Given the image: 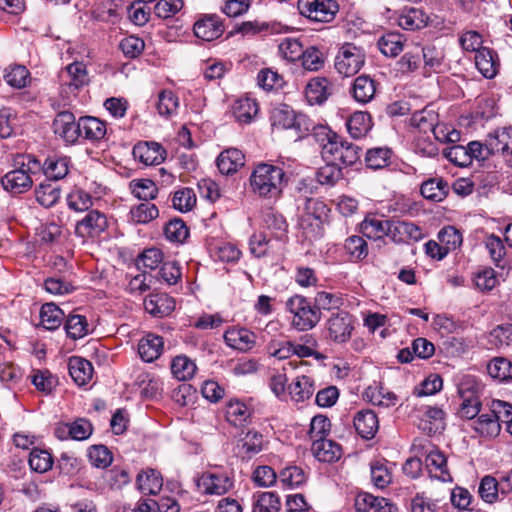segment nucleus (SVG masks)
<instances>
[{"mask_svg":"<svg viewBox=\"0 0 512 512\" xmlns=\"http://www.w3.org/2000/svg\"><path fill=\"white\" fill-rule=\"evenodd\" d=\"M129 188L135 197L144 201L156 198L158 192L155 183L150 179H133Z\"/></svg>","mask_w":512,"mask_h":512,"instance_id":"48","label":"nucleus"},{"mask_svg":"<svg viewBox=\"0 0 512 512\" xmlns=\"http://www.w3.org/2000/svg\"><path fill=\"white\" fill-rule=\"evenodd\" d=\"M89 331V324L84 315L70 312L66 317V336L77 340L88 335Z\"/></svg>","mask_w":512,"mask_h":512,"instance_id":"42","label":"nucleus"},{"mask_svg":"<svg viewBox=\"0 0 512 512\" xmlns=\"http://www.w3.org/2000/svg\"><path fill=\"white\" fill-rule=\"evenodd\" d=\"M136 485L143 494L156 495L162 489L163 478L157 470L147 468L137 475Z\"/></svg>","mask_w":512,"mask_h":512,"instance_id":"30","label":"nucleus"},{"mask_svg":"<svg viewBox=\"0 0 512 512\" xmlns=\"http://www.w3.org/2000/svg\"><path fill=\"white\" fill-rule=\"evenodd\" d=\"M144 309L153 317L163 318L175 309V300L165 293L150 294L144 299Z\"/></svg>","mask_w":512,"mask_h":512,"instance_id":"17","label":"nucleus"},{"mask_svg":"<svg viewBox=\"0 0 512 512\" xmlns=\"http://www.w3.org/2000/svg\"><path fill=\"white\" fill-rule=\"evenodd\" d=\"M426 467L430 475L443 482L452 481V476L447 467V459L439 450H431L425 459Z\"/></svg>","mask_w":512,"mask_h":512,"instance_id":"27","label":"nucleus"},{"mask_svg":"<svg viewBox=\"0 0 512 512\" xmlns=\"http://www.w3.org/2000/svg\"><path fill=\"white\" fill-rule=\"evenodd\" d=\"M318 342L313 335L305 334L299 338V341H293V355L299 358L314 357L315 359H323L324 356L316 351Z\"/></svg>","mask_w":512,"mask_h":512,"instance_id":"40","label":"nucleus"},{"mask_svg":"<svg viewBox=\"0 0 512 512\" xmlns=\"http://www.w3.org/2000/svg\"><path fill=\"white\" fill-rule=\"evenodd\" d=\"M61 197V188L51 182L43 183L36 190V199L44 207L53 206Z\"/></svg>","mask_w":512,"mask_h":512,"instance_id":"54","label":"nucleus"},{"mask_svg":"<svg viewBox=\"0 0 512 512\" xmlns=\"http://www.w3.org/2000/svg\"><path fill=\"white\" fill-rule=\"evenodd\" d=\"M424 421L429 426L423 427L429 433H437L445 428V413L439 407H426L423 413Z\"/></svg>","mask_w":512,"mask_h":512,"instance_id":"56","label":"nucleus"},{"mask_svg":"<svg viewBox=\"0 0 512 512\" xmlns=\"http://www.w3.org/2000/svg\"><path fill=\"white\" fill-rule=\"evenodd\" d=\"M226 421L234 427H243L251 423L254 409L238 398L228 400L224 407Z\"/></svg>","mask_w":512,"mask_h":512,"instance_id":"12","label":"nucleus"},{"mask_svg":"<svg viewBox=\"0 0 512 512\" xmlns=\"http://www.w3.org/2000/svg\"><path fill=\"white\" fill-rule=\"evenodd\" d=\"M198 485L203 488L204 494L220 496L233 488L234 479L225 471H206L199 478Z\"/></svg>","mask_w":512,"mask_h":512,"instance_id":"8","label":"nucleus"},{"mask_svg":"<svg viewBox=\"0 0 512 512\" xmlns=\"http://www.w3.org/2000/svg\"><path fill=\"white\" fill-rule=\"evenodd\" d=\"M285 309L292 315L291 326L298 331L313 329L321 320V311L303 295L295 294L285 302Z\"/></svg>","mask_w":512,"mask_h":512,"instance_id":"2","label":"nucleus"},{"mask_svg":"<svg viewBox=\"0 0 512 512\" xmlns=\"http://www.w3.org/2000/svg\"><path fill=\"white\" fill-rule=\"evenodd\" d=\"M255 334L246 328H231L224 333L225 343L236 350L247 351L255 343Z\"/></svg>","mask_w":512,"mask_h":512,"instance_id":"25","label":"nucleus"},{"mask_svg":"<svg viewBox=\"0 0 512 512\" xmlns=\"http://www.w3.org/2000/svg\"><path fill=\"white\" fill-rule=\"evenodd\" d=\"M420 192L425 199L440 202L448 195L449 185L441 177L430 178L422 183Z\"/></svg>","mask_w":512,"mask_h":512,"instance_id":"32","label":"nucleus"},{"mask_svg":"<svg viewBox=\"0 0 512 512\" xmlns=\"http://www.w3.org/2000/svg\"><path fill=\"white\" fill-rule=\"evenodd\" d=\"M327 212L328 208L323 201L316 198H307L304 204L302 220L309 221L314 219L321 222L322 218L327 215Z\"/></svg>","mask_w":512,"mask_h":512,"instance_id":"62","label":"nucleus"},{"mask_svg":"<svg viewBox=\"0 0 512 512\" xmlns=\"http://www.w3.org/2000/svg\"><path fill=\"white\" fill-rule=\"evenodd\" d=\"M365 396L373 405L382 407L394 406L398 400L396 394L390 391H386L383 387H369L365 391Z\"/></svg>","mask_w":512,"mask_h":512,"instance_id":"53","label":"nucleus"},{"mask_svg":"<svg viewBox=\"0 0 512 512\" xmlns=\"http://www.w3.org/2000/svg\"><path fill=\"white\" fill-rule=\"evenodd\" d=\"M164 234L170 241L183 243L189 236V229L182 219L175 218L165 225Z\"/></svg>","mask_w":512,"mask_h":512,"instance_id":"58","label":"nucleus"},{"mask_svg":"<svg viewBox=\"0 0 512 512\" xmlns=\"http://www.w3.org/2000/svg\"><path fill=\"white\" fill-rule=\"evenodd\" d=\"M130 215L134 222L145 224L157 218L159 210L155 204H152L149 201H144L143 203L132 207Z\"/></svg>","mask_w":512,"mask_h":512,"instance_id":"57","label":"nucleus"},{"mask_svg":"<svg viewBox=\"0 0 512 512\" xmlns=\"http://www.w3.org/2000/svg\"><path fill=\"white\" fill-rule=\"evenodd\" d=\"M315 391L314 381L311 377L301 375L288 386V392L292 400L303 402L313 395Z\"/></svg>","mask_w":512,"mask_h":512,"instance_id":"35","label":"nucleus"},{"mask_svg":"<svg viewBox=\"0 0 512 512\" xmlns=\"http://www.w3.org/2000/svg\"><path fill=\"white\" fill-rule=\"evenodd\" d=\"M134 159L145 165H158L166 157L165 149L157 142H138L132 150Z\"/></svg>","mask_w":512,"mask_h":512,"instance_id":"14","label":"nucleus"},{"mask_svg":"<svg viewBox=\"0 0 512 512\" xmlns=\"http://www.w3.org/2000/svg\"><path fill=\"white\" fill-rule=\"evenodd\" d=\"M170 368L173 376L180 381L190 380L197 370L196 364L186 355L175 356Z\"/></svg>","mask_w":512,"mask_h":512,"instance_id":"41","label":"nucleus"},{"mask_svg":"<svg viewBox=\"0 0 512 512\" xmlns=\"http://www.w3.org/2000/svg\"><path fill=\"white\" fill-rule=\"evenodd\" d=\"M235 31L242 35L273 34L276 33L277 25L265 21H245L235 28Z\"/></svg>","mask_w":512,"mask_h":512,"instance_id":"50","label":"nucleus"},{"mask_svg":"<svg viewBox=\"0 0 512 512\" xmlns=\"http://www.w3.org/2000/svg\"><path fill=\"white\" fill-rule=\"evenodd\" d=\"M343 177L341 166L327 162L317 171V180L322 185H334Z\"/></svg>","mask_w":512,"mask_h":512,"instance_id":"63","label":"nucleus"},{"mask_svg":"<svg viewBox=\"0 0 512 512\" xmlns=\"http://www.w3.org/2000/svg\"><path fill=\"white\" fill-rule=\"evenodd\" d=\"M80 127L83 131V139L92 142L103 139L107 132L105 122L91 116L80 117Z\"/></svg>","mask_w":512,"mask_h":512,"instance_id":"38","label":"nucleus"},{"mask_svg":"<svg viewBox=\"0 0 512 512\" xmlns=\"http://www.w3.org/2000/svg\"><path fill=\"white\" fill-rule=\"evenodd\" d=\"M280 55L289 62L300 60L303 55V45L296 38H285L278 46Z\"/></svg>","mask_w":512,"mask_h":512,"instance_id":"59","label":"nucleus"},{"mask_svg":"<svg viewBox=\"0 0 512 512\" xmlns=\"http://www.w3.org/2000/svg\"><path fill=\"white\" fill-rule=\"evenodd\" d=\"M107 227L106 216L97 210H91L83 219L76 222L75 233L82 238H94L100 236Z\"/></svg>","mask_w":512,"mask_h":512,"instance_id":"10","label":"nucleus"},{"mask_svg":"<svg viewBox=\"0 0 512 512\" xmlns=\"http://www.w3.org/2000/svg\"><path fill=\"white\" fill-rule=\"evenodd\" d=\"M263 448V435L256 430H249L237 443V454L242 459H251Z\"/></svg>","mask_w":512,"mask_h":512,"instance_id":"26","label":"nucleus"},{"mask_svg":"<svg viewBox=\"0 0 512 512\" xmlns=\"http://www.w3.org/2000/svg\"><path fill=\"white\" fill-rule=\"evenodd\" d=\"M475 65L479 72L487 79L494 78L500 67L497 53L486 47L475 54Z\"/></svg>","mask_w":512,"mask_h":512,"instance_id":"22","label":"nucleus"},{"mask_svg":"<svg viewBox=\"0 0 512 512\" xmlns=\"http://www.w3.org/2000/svg\"><path fill=\"white\" fill-rule=\"evenodd\" d=\"M68 371L73 382L81 387L88 384L92 379L93 366L88 360L73 356L69 358Z\"/></svg>","mask_w":512,"mask_h":512,"instance_id":"23","label":"nucleus"},{"mask_svg":"<svg viewBox=\"0 0 512 512\" xmlns=\"http://www.w3.org/2000/svg\"><path fill=\"white\" fill-rule=\"evenodd\" d=\"M392 151L389 148H372L366 152L365 162L368 168L382 169L390 163Z\"/></svg>","mask_w":512,"mask_h":512,"instance_id":"55","label":"nucleus"},{"mask_svg":"<svg viewBox=\"0 0 512 512\" xmlns=\"http://www.w3.org/2000/svg\"><path fill=\"white\" fill-rule=\"evenodd\" d=\"M473 429L481 437L494 438L499 435L501 431V424L490 416V412L482 413L473 422Z\"/></svg>","mask_w":512,"mask_h":512,"instance_id":"43","label":"nucleus"},{"mask_svg":"<svg viewBox=\"0 0 512 512\" xmlns=\"http://www.w3.org/2000/svg\"><path fill=\"white\" fill-rule=\"evenodd\" d=\"M344 250L350 262H360L368 256V244L364 238L352 235L345 240Z\"/></svg>","mask_w":512,"mask_h":512,"instance_id":"39","label":"nucleus"},{"mask_svg":"<svg viewBox=\"0 0 512 512\" xmlns=\"http://www.w3.org/2000/svg\"><path fill=\"white\" fill-rule=\"evenodd\" d=\"M390 221L391 220L382 219L376 215H368L360 223V231L369 239H381L384 236H388Z\"/></svg>","mask_w":512,"mask_h":512,"instance_id":"28","label":"nucleus"},{"mask_svg":"<svg viewBox=\"0 0 512 512\" xmlns=\"http://www.w3.org/2000/svg\"><path fill=\"white\" fill-rule=\"evenodd\" d=\"M119 48L126 58L136 59L143 53L145 42L140 37L130 35L120 41Z\"/></svg>","mask_w":512,"mask_h":512,"instance_id":"61","label":"nucleus"},{"mask_svg":"<svg viewBox=\"0 0 512 512\" xmlns=\"http://www.w3.org/2000/svg\"><path fill=\"white\" fill-rule=\"evenodd\" d=\"M193 31L197 38L204 41H213L224 33V25L220 16L203 14L194 23Z\"/></svg>","mask_w":512,"mask_h":512,"instance_id":"11","label":"nucleus"},{"mask_svg":"<svg viewBox=\"0 0 512 512\" xmlns=\"http://www.w3.org/2000/svg\"><path fill=\"white\" fill-rule=\"evenodd\" d=\"M311 451L316 459L321 462L332 463L341 457V446L327 438L312 442Z\"/></svg>","mask_w":512,"mask_h":512,"instance_id":"24","label":"nucleus"},{"mask_svg":"<svg viewBox=\"0 0 512 512\" xmlns=\"http://www.w3.org/2000/svg\"><path fill=\"white\" fill-rule=\"evenodd\" d=\"M488 374L500 381H508L512 379V363L504 357H495L487 365Z\"/></svg>","mask_w":512,"mask_h":512,"instance_id":"46","label":"nucleus"},{"mask_svg":"<svg viewBox=\"0 0 512 512\" xmlns=\"http://www.w3.org/2000/svg\"><path fill=\"white\" fill-rule=\"evenodd\" d=\"M331 93V82L326 77L312 78L305 88V97L311 105L323 104Z\"/></svg>","mask_w":512,"mask_h":512,"instance_id":"18","label":"nucleus"},{"mask_svg":"<svg viewBox=\"0 0 512 512\" xmlns=\"http://www.w3.org/2000/svg\"><path fill=\"white\" fill-rule=\"evenodd\" d=\"M279 479L283 486L296 488L306 482L307 475L301 467L288 466L280 471Z\"/></svg>","mask_w":512,"mask_h":512,"instance_id":"52","label":"nucleus"},{"mask_svg":"<svg viewBox=\"0 0 512 512\" xmlns=\"http://www.w3.org/2000/svg\"><path fill=\"white\" fill-rule=\"evenodd\" d=\"M258 111V103L249 97L238 99L233 106L234 117L242 124H249L257 116Z\"/></svg>","mask_w":512,"mask_h":512,"instance_id":"37","label":"nucleus"},{"mask_svg":"<svg viewBox=\"0 0 512 512\" xmlns=\"http://www.w3.org/2000/svg\"><path fill=\"white\" fill-rule=\"evenodd\" d=\"M322 157L326 162L339 166H352L360 159V148L338 136L337 140L324 148Z\"/></svg>","mask_w":512,"mask_h":512,"instance_id":"5","label":"nucleus"},{"mask_svg":"<svg viewBox=\"0 0 512 512\" xmlns=\"http://www.w3.org/2000/svg\"><path fill=\"white\" fill-rule=\"evenodd\" d=\"M388 237L394 243H409L423 238L421 228L413 222L403 220H391Z\"/></svg>","mask_w":512,"mask_h":512,"instance_id":"13","label":"nucleus"},{"mask_svg":"<svg viewBox=\"0 0 512 512\" xmlns=\"http://www.w3.org/2000/svg\"><path fill=\"white\" fill-rule=\"evenodd\" d=\"M490 152L499 154L512 167V127H503L488 134Z\"/></svg>","mask_w":512,"mask_h":512,"instance_id":"9","label":"nucleus"},{"mask_svg":"<svg viewBox=\"0 0 512 512\" xmlns=\"http://www.w3.org/2000/svg\"><path fill=\"white\" fill-rule=\"evenodd\" d=\"M245 156L239 149L229 148L220 153L217 158V167L224 175L235 173L244 166Z\"/></svg>","mask_w":512,"mask_h":512,"instance_id":"29","label":"nucleus"},{"mask_svg":"<svg viewBox=\"0 0 512 512\" xmlns=\"http://www.w3.org/2000/svg\"><path fill=\"white\" fill-rule=\"evenodd\" d=\"M232 64L217 59H209L206 61L202 69L203 78L207 82H216L222 79L227 72L231 70Z\"/></svg>","mask_w":512,"mask_h":512,"instance_id":"47","label":"nucleus"},{"mask_svg":"<svg viewBox=\"0 0 512 512\" xmlns=\"http://www.w3.org/2000/svg\"><path fill=\"white\" fill-rule=\"evenodd\" d=\"M18 168L8 172L1 179L3 188L13 194H21L32 186V178L28 175L23 167L17 166Z\"/></svg>","mask_w":512,"mask_h":512,"instance_id":"21","label":"nucleus"},{"mask_svg":"<svg viewBox=\"0 0 512 512\" xmlns=\"http://www.w3.org/2000/svg\"><path fill=\"white\" fill-rule=\"evenodd\" d=\"M301 15L317 22H330L339 10L337 0H298Z\"/></svg>","mask_w":512,"mask_h":512,"instance_id":"7","label":"nucleus"},{"mask_svg":"<svg viewBox=\"0 0 512 512\" xmlns=\"http://www.w3.org/2000/svg\"><path fill=\"white\" fill-rule=\"evenodd\" d=\"M163 349V337L154 333H147L138 343L139 356L148 363L157 360L161 356Z\"/></svg>","mask_w":512,"mask_h":512,"instance_id":"19","label":"nucleus"},{"mask_svg":"<svg viewBox=\"0 0 512 512\" xmlns=\"http://www.w3.org/2000/svg\"><path fill=\"white\" fill-rule=\"evenodd\" d=\"M353 315L344 310L331 313L326 321L327 337L338 344L348 342L355 329Z\"/></svg>","mask_w":512,"mask_h":512,"instance_id":"6","label":"nucleus"},{"mask_svg":"<svg viewBox=\"0 0 512 512\" xmlns=\"http://www.w3.org/2000/svg\"><path fill=\"white\" fill-rule=\"evenodd\" d=\"M372 126V117L366 111H356L346 121L349 134L356 139L365 136Z\"/></svg>","mask_w":512,"mask_h":512,"instance_id":"31","label":"nucleus"},{"mask_svg":"<svg viewBox=\"0 0 512 512\" xmlns=\"http://www.w3.org/2000/svg\"><path fill=\"white\" fill-rule=\"evenodd\" d=\"M377 85L378 83L371 76L362 74L353 80L350 94L356 102L367 104L374 99Z\"/></svg>","mask_w":512,"mask_h":512,"instance_id":"16","label":"nucleus"},{"mask_svg":"<svg viewBox=\"0 0 512 512\" xmlns=\"http://www.w3.org/2000/svg\"><path fill=\"white\" fill-rule=\"evenodd\" d=\"M429 17L418 8L405 9L398 18L399 26L404 30H420L427 26Z\"/></svg>","mask_w":512,"mask_h":512,"instance_id":"34","label":"nucleus"},{"mask_svg":"<svg viewBox=\"0 0 512 512\" xmlns=\"http://www.w3.org/2000/svg\"><path fill=\"white\" fill-rule=\"evenodd\" d=\"M421 62H424V73L440 72L443 66L444 53L434 45L420 47Z\"/></svg>","mask_w":512,"mask_h":512,"instance_id":"36","label":"nucleus"},{"mask_svg":"<svg viewBox=\"0 0 512 512\" xmlns=\"http://www.w3.org/2000/svg\"><path fill=\"white\" fill-rule=\"evenodd\" d=\"M287 181L284 170L269 163L257 164L249 177L251 191L263 199L281 197Z\"/></svg>","mask_w":512,"mask_h":512,"instance_id":"1","label":"nucleus"},{"mask_svg":"<svg viewBox=\"0 0 512 512\" xmlns=\"http://www.w3.org/2000/svg\"><path fill=\"white\" fill-rule=\"evenodd\" d=\"M356 433L365 440L373 439L379 429L376 413L370 409L358 411L353 417Z\"/></svg>","mask_w":512,"mask_h":512,"instance_id":"15","label":"nucleus"},{"mask_svg":"<svg viewBox=\"0 0 512 512\" xmlns=\"http://www.w3.org/2000/svg\"><path fill=\"white\" fill-rule=\"evenodd\" d=\"M366 51L362 46L344 42L338 47L334 58V68L344 77L355 76L365 65Z\"/></svg>","mask_w":512,"mask_h":512,"instance_id":"3","label":"nucleus"},{"mask_svg":"<svg viewBox=\"0 0 512 512\" xmlns=\"http://www.w3.org/2000/svg\"><path fill=\"white\" fill-rule=\"evenodd\" d=\"M252 512H278L281 507L280 499L274 492H262L254 496Z\"/></svg>","mask_w":512,"mask_h":512,"instance_id":"51","label":"nucleus"},{"mask_svg":"<svg viewBox=\"0 0 512 512\" xmlns=\"http://www.w3.org/2000/svg\"><path fill=\"white\" fill-rule=\"evenodd\" d=\"M478 493L486 503L496 502L500 494L497 478L491 475L484 476L480 481Z\"/></svg>","mask_w":512,"mask_h":512,"instance_id":"60","label":"nucleus"},{"mask_svg":"<svg viewBox=\"0 0 512 512\" xmlns=\"http://www.w3.org/2000/svg\"><path fill=\"white\" fill-rule=\"evenodd\" d=\"M483 389L481 382L475 377L466 376L458 385V394L462 402L460 404L458 415L463 419L471 420L475 418L481 408L480 394Z\"/></svg>","mask_w":512,"mask_h":512,"instance_id":"4","label":"nucleus"},{"mask_svg":"<svg viewBox=\"0 0 512 512\" xmlns=\"http://www.w3.org/2000/svg\"><path fill=\"white\" fill-rule=\"evenodd\" d=\"M405 41L402 34L389 32L378 39L377 46L383 55L394 58L403 51Z\"/></svg>","mask_w":512,"mask_h":512,"instance_id":"33","label":"nucleus"},{"mask_svg":"<svg viewBox=\"0 0 512 512\" xmlns=\"http://www.w3.org/2000/svg\"><path fill=\"white\" fill-rule=\"evenodd\" d=\"M357 512H395L397 508L387 499L369 493H359L355 498Z\"/></svg>","mask_w":512,"mask_h":512,"instance_id":"20","label":"nucleus"},{"mask_svg":"<svg viewBox=\"0 0 512 512\" xmlns=\"http://www.w3.org/2000/svg\"><path fill=\"white\" fill-rule=\"evenodd\" d=\"M63 311L55 303H45L41 307V324L47 330H55L62 324Z\"/></svg>","mask_w":512,"mask_h":512,"instance_id":"45","label":"nucleus"},{"mask_svg":"<svg viewBox=\"0 0 512 512\" xmlns=\"http://www.w3.org/2000/svg\"><path fill=\"white\" fill-rule=\"evenodd\" d=\"M300 60L305 70L316 72L324 67L326 56L322 49L316 46H309L303 50Z\"/></svg>","mask_w":512,"mask_h":512,"instance_id":"44","label":"nucleus"},{"mask_svg":"<svg viewBox=\"0 0 512 512\" xmlns=\"http://www.w3.org/2000/svg\"><path fill=\"white\" fill-rule=\"evenodd\" d=\"M66 73L70 77V81L66 83L70 89H79L88 84V73L86 65L80 61H74L66 66Z\"/></svg>","mask_w":512,"mask_h":512,"instance_id":"49","label":"nucleus"},{"mask_svg":"<svg viewBox=\"0 0 512 512\" xmlns=\"http://www.w3.org/2000/svg\"><path fill=\"white\" fill-rule=\"evenodd\" d=\"M88 456L92 465L97 468H106L113 461V454L105 445L91 446Z\"/></svg>","mask_w":512,"mask_h":512,"instance_id":"64","label":"nucleus"}]
</instances>
